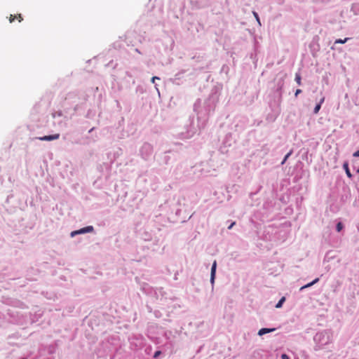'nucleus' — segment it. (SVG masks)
I'll use <instances>...</instances> for the list:
<instances>
[{
  "label": "nucleus",
  "instance_id": "nucleus-15",
  "mask_svg": "<svg viewBox=\"0 0 359 359\" xmlns=\"http://www.w3.org/2000/svg\"><path fill=\"white\" fill-rule=\"evenodd\" d=\"M336 229H337V231L338 232L341 231V229H343V224L341 222H338L337 226H336Z\"/></svg>",
  "mask_w": 359,
  "mask_h": 359
},
{
  "label": "nucleus",
  "instance_id": "nucleus-14",
  "mask_svg": "<svg viewBox=\"0 0 359 359\" xmlns=\"http://www.w3.org/2000/svg\"><path fill=\"white\" fill-rule=\"evenodd\" d=\"M161 354H162L161 351L158 350L154 352L153 357H154V358H158Z\"/></svg>",
  "mask_w": 359,
  "mask_h": 359
},
{
  "label": "nucleus",
  "instance_id": "nucleus-13",
  "mask_svg": "<svg viewBox=\"0 0 359 359\" xmlns=\"http://www.w3.org/2000/svg\"><path fill=\"white\" fill-rule=\"evenodd\" d=\"M295 81H296V82L297 83L298 85L300 86L302 84L301 76H300L299 74H296V75H295Z\"/></svg>",
  "mask_w": 359,
  "mask_h": 359
},
{
  "label": "nucleus",
  "instance_id": "nucleus-21",
  "mask_svg": "<svg viewBox=\"0 0 359 359\" xmlns=\"http://www.w3.org/2000/svg\"><path fill=\"white\" fill-rule=\"evenodd\" d=\"M281 359H290V356L286 353H283L281 355Z\"/></svg>",
  "mask_w": 359,
  "mask_h": 359
},
{
  "label": "nucleus",
  "instance_id": "nucleus-19",
  "mask_svg": "<svg viewBox=\"0 0 359 359\" xmlns=\"http://www.w3.org/2000/svg\"><path fill=\"white\" fill-rule=\"evenodd\" d=\"M15 20H18L20 22L23 20V18L21 15V14L15 15Z\"/></svg>",
  "mask_w": 359,
  "mask_h": 359
},
{
  "label": "nucleus",
  "instance_id": "nucleus-7",
  "mask_svg": "<svg viewBox=\"0 0 359 359\" xmlns=\"http://www.w3.org/2000/svg\"><path fill=\"white\" fill-rule=\"evenodd\" d=\"M343 168H344V169L345 170V172H346V174L347 177H348V178H350V179H351V178H352V176H353V175H352V174H351V171H350V170H349L348 164V163H347V162H345V163H344V165H343Z\"/></svg>",
  "mask_w": 359,
  "mask_h": 359
},
{
  "label": "nucleus",
  "instance_id": "nucleus-28",
  "mask_svg": "<svg viewBox=\"0 0 359 359\" xmlns=\"http://www.w3.org/2000/svg\"><path fill=\"white\" fill-rule=\"evenodd\" d=\"M159 313V311H157V312H156V313H155L156 316H157V317H158V313Z\"/></svg>",
  "mask_w": 359,
  "mask_h": 359
},
{
  "label": "nucleus",
  "instance_id": "nucleus-23",
  "mask_svg": "<svg viewBox=\"0 0 359 359\" xmlns=\"http://www.w3.org/2000/svg\"><path fill=\"white\" fill-rule=\"evenodd\" d=\"M302 93V90L301 89H297L295 92V96L297 97L299 93Z\"/></svg>",
  "mask_w": 359,
  "mask_h": 359
},
{
  "label": "nucleus",
  "instance_id": "nucleus-18",
  "mask_svg": "<svg viewBox=\"0 0 359 359\" xmlns=\"http://www.w3.org/2000/svg\"><path fill=\"white\" fill-rule=\"evenodd\" d=\"M252 13H253V15L255 16V18H256L257 21L258 22V23L259 25H261L259 18L257 13H256L255 11H253Z\"/></svg>",
  "mask_w": 359,
  "mask_h": 359
},
{
  "label": "nucleus",
  "instance_id": "nucleus-27",
  "mask_svg": "<svg viewBox=\"0 0 359 359\" xmlns=\"http://www.w3.org/2000/svg\"><path fill=\"white\" fill-rule=\"evenodd\" d=\"M147 309H149V311H151V307L149 305H147Z\"/></svg>",
  "mask_w": 359,
  "mask_h": 359
},
{
  "label": "nucleus",
  "instance_id": "nucleus-24",
  "mask_svg": "<svg viewBox=\"0 0 359 359\" xmlns=\"http://www.w3.org/2000/svg\"><path fill=\"white\" fill-rule=\"evenodd\" d=\"M353 156L354 157H359V150L356 151L355 152L353 153Z\"/></svg>",
  "mask_w": 359,
  "mask_h": 359
},
{
  "label": "nucleus",
  "instance_id": "nucleus-5",
  "mask_svg": "<svg viewBox=\"0 0 359 359\" xmlns=\"http://www.w3.org/2000/svg\"><path fill=\"white\" fill-rule=\"evenodd\" d=\"M149 295V302L151 303H156L159 304V293H147Z\"/></svg>",
  "mask_w": 359,
  "mask_h": 359
},
{
  "label": "nucleus",
  "instance_id": "nucleus-16",
  "mask_svg": "<svg viewBox=\"0 0 359 359\" xmlns=\"http://www.w3.org/2000/svg\"><path fill=\"white\" fill-rule=\"evenodd\" d=\"M318 279H316L315 280H313V282H311V283H309V284H307V285H305L302 286V287H301V288H300V290H303V289H304V288H306V287H309V286H310V285H313L314 283H316V281H318Z\"/></svg>",
  "mask_w": 359,
  "mask_h": 359
},
{
  "label": "nucleus",
  "instance_id": "nucleus-10",
  "mask_svg": "<svg viewBox=\"0 0 359 359\" xmlns=\"http://www.w3.org/2000/svg\"><path fill=\"white\" fill-rule=\"evenodd\" d=\"M216 266H217V263H216V261H215L213 262L212 268H211V279H212V280H213V279L215 278Z\"/></svg>",
  "mask_w": 359,
  "mask_h": 359
},
{
  "label": "nucleus",
  "instance_id": "nucleus-29",
  "mask_svg": "<svg viewBox=\"0 0 359 359\" xmlns=\"http://www.w3.org/2000/svg\"><path fill=\"white\" fill-rule=\"evenodd\" d=\"M159 313V311H157V312H156V313H155L156 316H157V317H158V313Z\"/></svg>",
  "mask_w": 359,
  "mask_h": 359
},
{
  "label": "nucleus",
  "instance_id": "nucleus-2",
  "mask_svg": "<svg viewBox=\"0 0 359 359\" xmlns=\"http://www.w3.org/2000/svg\"><path fill=\"white\" fill-rule=\"evenodd\" d=\"M170 293H159V304L163 306H168L170 301H172L171 297H168Z\"/></svg>",
  "mask_w": 359,
  "mask_h": 359
},
{
  "label": "nucleus",
  "instance_id": "nucleus-3",
  "mask_svg": "<svg viewBox=\"0 0 359 359\" xmlns=\"http://www.w3.org/2000/svg\"><path fill=\"white\" fill-rule=\"evenodd\" d=\"M93 231V227L92 226H88L82 228V229H81L79 230L72 231L71 233V236H75L76 234H81V233H89V232H92Z\"/></svg>",
  "mask_w": 359,
  "mask_h": 359
},
{
  "label": "nucleus",
  "instance_id": "nucleus-26",
  "mask_svg": "<svg viewBox=\"0 0 359 359\" xmlns=\"http://www.w3.org/2000/svg\"><path fill=\"white\" fill-rule=\"evenodd\" d=\"M4 302V303H6V304H11V305H14V306H15V304H14V302Z\"/></svg>",
  "mask_w": 359,
  "mask_h": 359
},
{
  "label": "nucleus",
  "instance_id": "nucleus-22",
  "mask_svg": "<svg viewBox=\"0 0 359 359\" xmlns=\"http://www.w3.org/2000/svg\"><path fill=\"white\" fill-rule=\"evenodd\" d=\"M159 79H160V78H159V77H158V76H153V77L151 78V82H152V83H154V82L156 81V80H159Z\"/></svg>",
  "mask_w": 359,
  "mask_h": 359
},
{
  "label": "nucleus",
  "instance_id": "nucleus-17",
  "mask_svg": "<svg viewBox=\"0 0 359 359\" xmlns=\"http://www.w3.org/2000/svg\"><path fill=\"white\" fill-rule=\"evenodd\" d=\"M291 154H292V151H290L289 153H287V154L285 155V156L284 159L283 160V161H282L281 164H284V163H285V161H287V159L289 158V156H290Z\"/></svg>",
  "mask_w": 359,
  "mask_h": 359
},
{
  "label": "nucleus",
  "instance_id": "nucleus-8",
  "mask_svg": "<svg viewBox=\"0 0 359 359\" xmlns=\"http://www.w3.org/2000/svg\"><path fill=\"white\" fill-rule=\"evenodd\" d=\"M324 101H325V97H323L320 99L319 104H318L315 107L314 110H313L314 114H318V111H319V110H320V107H321V104H323V103L324 102Z\"/></svg>",
  "mask_w": 359,
  "mask_h": 359
},
{
  "label": "nucleus",
  "instance_id": "nucleus-12",
  "mask_svg": "<svg viewBox=\"0 0 359 359\" xmlns=\"http://www.w3.org/2000/svg\"><path fill=\"white\" fill-rule=\"evenodd\" d=\"M348 39L349 38H345L344 39H339L335 41V43H345Z\"/></svg>",
  "mask_w": 359,
  "mask_h": 359
},
{
  "label": "nucleus",
  "instance_id": "nucleus-4",
  "mask_svg": "<svg viewBox=\"0 0 359 359\" xmlns=\"http://www.w3.org/2000/svg\"><path fill=\"white\" fill-rule=\"evenodd\" d=\"M60 137V134H55L51 135H45L43 137H39L38 139L41 141H52L57 140Z\"/></svg>",
  "mask_w": 359,
  "mask_h": 359
},
{
  "label": "nucleus",
  "instance_id": "nucleus-1",
  "mask_svg": "<svg viewBox=\"0 0 359 359\" xmlns=\"http://www.w3.org/2000/svg\"><path fill=\"white\" fill-rule=\"evenodd\" d=\"M332 332L330 330H325L317 332L313 337V341L316 344L315 351L322 349L325 345L332 341Z\"/></svg>",
  "mask_w": 359,
  "mask_h": 359
},
{
  "label": "nucleus",
  "instance_id": "nucleus-6",
  "mask_svg": "<svg viewBox=\"0 0 359 359\" xmlns=\"http://www.w3.org/2000/svg\"><path fill=\"white\" fill-rule=\"evenodd\" d=\"M275 330H276V328H275V327H273V328L263 327V328H261L258 331V335L259 336H263V335H264L266 334L273 332Z\"/></svg>",
  "mask_w": 359,
  "mask_h": 359
},
{
  "label": "nucleus",
  "instance_id": "nucleus-20",
  "mask_svg": "<svg viewBox=\"0 0 359 359\" xmlns=\"http://www.w3.org/2000/svg\"><path fill=\"white\" fill-rule=\"evenodd\" d=\"M15 20V15H10L9 22L11 23Z\"/></svg>",
  "mask_w": 359,
  "mask_h": 359
},
{
  "label": "nucleus",
  "instance_id": "nucleus-25",
  "mask_svg": "<svg viewBox=\"0 0 359 359\" xmlns=\"http://www.w3.org/2000/svg\"><path fill=\"white\" fill-rule=\"evenodd\" d=\"M236 224L235 222H233L228 227L229 229H231Z\"/></svg>",
  "mask_w": 359,
  "mask_h": 359
},
{
  "label": "nucleus",
  "instance_id": "nucleus-30",
  "mask_svg": "<svg viewBox=\"0 0 359 359\" xmlns=\"http://www.w3.org/2000/svg\"><path fill=\"white\" fill-rule=\"evenodd\" d=\"M357 172L359 173V168L357 170Z\"/></svg>",
  "mask_w": 359,
  "mask_h": 359
},
{
  "label": "nucleus",
  "instance_id": "nucleus-9",
  "mask_svg": "<svg viewBox=\"0 0 359 359\" xmlns=\"http://www.w3.org/2000/svg\"><path fill=\"white\" fill-rule=\"evenodd\" d=\"M285 300H286V297H282L280 299V300L278 302V303L275 305V307L277 308V309L281 308L283 306V304L285 302Z\"/></svg>",
  "mask_w": 359,
  "mask_h": 359
},
{
  "label": "nucleus",
  "instance_id": "nucleus-11",
  "mask_svg": "<svg viewBox=\"0 0 359 359\" xmlns=\"http://www.w3.org/2000/svg\"><path fill=\"white\" fill-rule=\"evenodd\" d=\"M56 296V293H46V297L47 299H53Z\"/></svg>",
  "mask_w": 359,
  "mask_h": 359
}]
</instances>
